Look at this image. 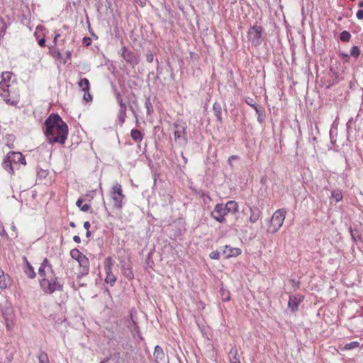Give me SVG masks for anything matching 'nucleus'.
I'll return each instance as SVG.
<instances>
[{"label": "nucleus", "mask_w": 363, "mask_h": 363, "mask_svg": "<svg viewBox=\"0 0 363 363\" xmlns=\"http://www.w3.org/2000/svg\"><path fill=\"white\" fill-rule=\"evenodd\" d=\"M68 125L57 113H51L44 123V134L48 143L64 145L68 135Z\"/></svg>", "instance_id": "f257e3e1"}, {"label": "nucleus", "mask_w": 363, "mask_h": 363, "mask_svg": "<svg viewBox=\"0 0 363 363\" xmlns=\"http://www.w3.org/2000/svg\"><path fill=\"white\" fill-rule=\"evenodd\" d=\"M39 285L45 294H52L55 291H63L64 283L54 272L49 277L40 279Z\"/></svg>", "instance_id": "f03ea898"}, {"label": "nucleus", "mask_w": 363, "mask_h": 363, "mask_svg": "<svg viewBox=\"0 0 363 363\" xmlns=\"http://www.w3.org/2000/svg\"><path fill=\"white\" fill-rule=\"evenodd\" d=\"M186 128V123L182 120H178L174 123V140L179 145H186L188 143Z\"/></svg>", "instance_id": "7ed1b4c3"}, {"label": "nucleus", "mask_w": 363, "mask_h": 363, "mask_svg": "<svg viewBox=\"0 0 363 363\" xmlns=\"http://www.w3.org/2000/svg\"><path fill=\"white\" fill-rule=\"evenodd\" d=\"M286 215L284 208L277 210L272 215L270 220V227L268 230L272 233H277L282 226Z\"/></svg>", "instance_id": "20e7f679"}, {"label": "nucleus", "mask_w": 363, "mask_h": 363, "mask_svg": "<svg viewBox=\"0 0 363 363\" xmlns=\"http://www.w3.org/2000/svg\"><path fill=\"white\" fill-rule=\"evenodd\" d=\"M111 197L113 201V208L117 210H121L123 206V201L125 199V195L119 183H116L113 186L111 191Z\"/></svg>", "instance_id": "39448f33"}, {"label": "nucleus", "mask_w": 363, "mask_h": 363, "mask_svg": "<svg viewBox=\"0 0 363 363\" xmlns=\"http://www.w3.org/2000/svg\"><path fill=\"white\" fill-rule=\"evenodd\" d=\"M263 29L261 26H254L248 31V38L252 45L258 46L262 43V34Z\"/></svg>", "instance_id": "423d86ee"}, {"label": "nucleus", "mask_w": 363, "mask_h": 363, "mask_svg": "<svg viewBox=\"0 0 363 363\" xmlns=\"http://www.w3.org/2000/svg\"><path fill=\"white\" fill-rule=\"evenodd\" d=\"M228 213L223 203H217L211 213V216L218 223H223L225 222V216Z\"/></svg>", "instance_id": "0eeeda50"}, {"label": "nucleus", "mask_w": 363, "mask_h": 363, "mask_svg": "<svg viewBox=\"0 0 363 363\" xmlns=\"http://www.w3.org/2000/svg\"><path fill=\"white\" fill-rule=\"evenodd\" d=\"M112 259L110 257H106L104 262V271L106 274L105 282L109 284L111 286H113L116 281V277L112 272Z\"/></svg>", "instance_id": "6e6552de"}, {"label": "nucleus", "mask_w": 363, "mask_h": 363, "mask_svg": "<svg viewBox=\"0 0 363 363\" xmlns=\"http://www.w3.org/2000/svg\"><path fill=\"white\" fill-rule=\"evenodd\" d=\"M121 57L127 63L131 65L133 67L137 65L140 62L138 56L126 46H123L121 48Z\"/></svg>", "instance_id": "1a4fd4ad"}, {"label": "nucleus", "mask_w": 363, "mask_h": 363, "mask_svg": "<svg viewBox=\"0 0 363 363\" xmlns=\"http://www.w3.org/2000/svg\"><path fill=\"white\" fill-rule=\"evenodd\" d=\"M55 272L52 265L48 258H45L38 269V274L41 277L40 279L48 278L50 274Z\"/></svg>", "instance_id": "9d476101"}, {"label": "nucleus", "mask_w": 363, "mask_h": 363, "mask_svg": "<svg viewBox=\"0 0 363 363\" xmlns=\"http://www.w3.org/2000/svg\"><path fill=\"white\" fill-rule=\"evenodd\" d=\"M79 269L77 274V279H80L86 276L89 272V260L84 256L80 260L78 261Z\"/></svg>", "instance_id": "9b49d317"}, {"label": "nucleus", "mask_w": 363, "mask_h": 363, "mask_svg": "<svg viewBox=\"0 0 363 363\" xmlns=\"http://www.w3.org/2000/svg\"><path fill=\"white\" fill-rule=\"evenodd\" d=\"M127 322V327L128 328L129 330L132 333L133 335L135 337V333L138 338L140 340H143V338L140 332L139 327L135 320L133 319L132 313L129 315V318H128Z\"/></svg>", "instance_id": "f8f14e48"}, {"label": "nucleus", "mask_w": 363, "mask_h": 363, "mask_svg": "<svg viewBox=\"0 0 363 363\" xmlns=\"http://www.w3.org/2000/svg\"><path fill=\"white\" fill-rule=\"evenodd\" d=\"M7 156L14 166L18 165L19 164L23 165L26 164V159L20 152H9Z\"/></svg>", "instance_id": "ddd939ff"}, {"label": "nucleus", "mask_w": 363, "mask_h": 363, "mask_svg": "<svg viewBox=\"0 0 363 363\" xmlns=\"http://www.w3.org/2000/svg\"><path fill=\"white\" fill-rule=\"evenodd\" d=\"M241 250L237 247H233L230 245H225L222 250V254L225 258L237 257L241 254Z\"/></svg>", "instance_id": "4468645a"}, {"label": "nucleus", "mask_w": 363, "mask_h": 363, "mask_svg": "<svg viewBox=\"0 0 363 363\" xmlns=\"http://www.w3.org/2000/svg\"><path fill=\"white\" fill-rule=\"evenodd\" d=\"M250 218L249 221L251 223H256L261 217L262 213V211L255 206H249Z\"/></svg>", "instance_id": "2eb2a0df"}, {"label": "nucleus", "mask_w": 363, "mask_h": 363, "mask_svg": "<svg viewBox=\"0 0 363 363\" xmlns=\"http://www.w3.org/2000/svg\"><path fill=\"white\" fill-rule=\"evenodd\" d=\"M119 105V111L118 113V120L119 124L122 126L125 121L127 106L124 101L118 103Z\"/></svg>", "instance_id": "dca6fc26"}, {"label": "nucleus", "mask_w": 363, "mask_h": 363, "mask_svg": "<svg viewBox=\"0 0 363 363\" xmlns=\"http://www.w3.org/2000/svg\"><path fill=\"white\" fill-rule=\"evenodd\" d=\"M153 357L156 363H161L164 361L165 354L160 345L155 346Z\"/></svg>", "instance_id": "f3484780"}, {"label": "nucleus", "mask_w": 363, "mask_h": 363, "mask_svg": "<svg viewBox=\"0 0 363 363\" xmlns=\"http://www.w3.org/2000/svg\"><path fill=\"white\" fill-rule=\"evenodd\" d=\"M213 111L215 116L216 117L217 121L220 123H222L223 119H222V116H221V114H222L221 104L218 102H215L213 105Z\"/></svg>", "instance_id": "a211bd4d"}, {"label": "nucleus", "mask_w": 363, "mask_h": 363, "mask_svg": "<svg viewBox=\"0 0 363 363\" xmlns=\"http://www.w3.org/2000/svg\"><path fill=\"white\" fill-rule=\"evenodd\" d=\"M300 302V298L298 299L297 297L294 296H290L288 302V307L291 309V311L294 312L298 309V306Z\"/></svg>", "instance_id": "6ab92c4d"}, {"label": "nucleus", "mask_w": 363, "mask_h": 363, "mask_svg": "<svg viewBox=\"0 0 363 363\" xmlns=\"http://www.w3.org/2000/svg\"><path fill=\"white\" fill-rule=\"evenodd\" d=\"M227 211L230 213H235L238 211V204L235 201H228L225 204H224Z\"/></svg>", "instance_id": "aec40b11"}, {"label": "nucleus", "mask_w": 363, "mask_h": 363, "mask_svg": "<svg viewBox=\"0 0 363 363\" xmlns=\"http://www.w3.org/2000/svg\"><path fill=\"white\" fill-rule=\"evenodd\" d=\"M3 167L4 169L9 171L11 174L14 173L15 166L13 164L11 160L9 159V157L6 155V158L4 160Z\"/></svg>", "instance_id": "412c9836"}, {"label": "nucleus", "mask_w": 363, "mask_h": 363, "mask_svg": "<svg viewBox=\"0 0 363 363\" xmlns=\"http://www.w3.org/2000/svg\"><path fill=\"white\" fill-rule=\"evenodd\" d=\"M130 136L136 143L140 142L143 138V133L138 129H133L130 132Z\"/></svg>", "instance_id": "4be33fe9"}, {"label": "nucleus", "mask_w": 363, "mask_h": 363, "mask_svg": "<svg viewBox=\"0 0 363 363\" xmlns=\"http://www.w3.org/2000/svg\"><path fill=\"white\" fill-rule=\"evenodd\" d=\"M78 86L82 89L83 91H88L90 89L89 81L86 78H82L78 82Z\"/></svg>", "instance_id": "5701e85b"}, {"label": "nucleus", "mask_w": 363, "mask_h": 363, "mask_svg": "<svg viewBox=\"0 0 363 363\" xmlns=\"http://www.w3.org/2000/svg\"><path fill=\"white\" fill-rule=\"evenodd\" d=\"M70 256L72 259L78 262L85 255L82 252H81L78 249L74 248L71 250Z\"/></svg>", "instance_id": "b1692460"}, {"label": "nucleus", "mask_w": 363, "mask_h": 363, "mask_svg": "<svg viewBox=\"0 0 363 363\" xmlns=\"http://www.w3.org/2000/svg\"><path fill=\"white\" fill-rule=\"evenodd\" d=\"M27 268L25 269V273L30 279H34L36 276V274L34 271L33 267L31 264L26 261Z\"/></svg>", "instance_id": "393cba45"}, {"label": "nucleus", "mask_w": 363, "mask_h": 363, "mask_svg": "<svg viewBox=\"0 0 363 363\" xmlns=\"http://www.w3.org/2000/svg\"><path fill=\"white\" fill-rule=\"evenodd\" d=\"M229 359L230 363L233 362H240V359L238 358V350L236 347H232L229 352Z\"/></svg>", "instance_id": "a878e982"}, {"label": "nucleus", "mask_w": 363, "mask_h": 363, "mask_svg": "<svg viewBox=\"0 0 363 363\" xmlns=\"http://www.w3.org/2000/svg\"><path fill=\"white\" fill-rule=\"evenodd\" d=\"M1 97L6 101V103L8 104H10V105H12V106H16L18 103V99H11L10 97L9 91L7 92L5 94V96H1Z\"/></svg>", "instance_id": "bb28decb"}, {"label": "nucleus", "mask_w": 363, "mask_h": 363, "mask_svg": "<svg viewBox=\"0 0 363 363\" xmlns=\"http://www.w3.org/2000/svg\"><path fill=\"white\" fill-rule=\"evenodd\" d=\"M83 201L84 200L82 199H79L76 202V205L82 211L86 212L89 210L90 206L87 203L83 204Z\"/></svg>", "instance_id": "cd10ccee"}, {"label": "nucleus", "mask_w": 363, "mask_h": 363, "mask_svg": "<svg viewBox=\"0 0 363 363\" xmlns=\"http://www.w3.org/2000/svg\"><path fill=\"white\" fill-rule=\"evenodd\" d=\"M331 196L337 202L340 201L342 199V192L340 189H335L332 191Z\"/></svg>", "instance_id": "c85d7f7f"}, {"label": "nucleus", "mask_w": 363, "mask_h": 363, "mask_svg": "<svg viewBox=\"0 0 363 363\" xmlns=\"http://www.w3.org/2000/svg\"><path fill=\"white\" fill-rule=\"evenodd\" d=\"M361 54L360 49L358 46L354 45L351 48L350 55L351 57H354L355 59H357Z\"/></svg>", "instance_id": "c756f323"}, {"label": "nucleus", "mask_w": 363, "mask_h": 363, "mask_svg": "<svg viewBox=\"0 0 363 363\" xmlns=\"http://www.w3.org/2000/svg\"><path fill=\"white\" fill-rule=\"evenodd\" d=\"M145 108H147V114L150 115L153 113V106L150 101V97L147 96L146 97L145 102Z\"/></svg>", "instance_id": "7c9ffc66"}, {"label": "nucleus", "mask_w": 363, "mask_h": 363, "mask_svg": "<svg viewBox=\"0 0 363 363\" xmlns=\"http://www.w3.org/2000/svg\"><path fill=\"white\" fill-rule=\"evenodd\" d=\"M7 287L6 279L4 271L0 268V289H4Z\"/></svg>", "instance_id": "2f4dec72"}, {"label": "nucleus", "mask_w": 363, "mask_h": 363, "mask_svg": "<svg viewBox=\"0 0 363 363\" xmlns=\"http://www.w3.org/2000/svg\"><path fill=\"white\" fill-rule=\"evenodd\" d=\"M9 85L6 82H0V95L5 96V94L9 92Z\"/></svg>", "instance_id": "473e14b6"}, {"label": "nucleus", "mask_w": 363, "mask_h": 363, "mask_svg": "<svg viewBox=\"0 0 363 363\" xmlns=\"http://www.w3.org/2000/svg\"><path fill=\"white\" fill-rule=\"evenodd\" d=\"M340 39L342 42H349L351 39V34L347 30L341 32L340 35Z\"/></svg>", "instance_id": "72a5a7b5"}, {"label": "nucleus", "mask_w": 363, "mask_h": 363, "mask_svg": "<svg viewBox=\"0 0 363 363\" xmlns=\"http://www.w3.org/2000/svg\"><path fill=\"white\" fill-rule=\"evenodd\" d=\"M38 357L39 363H49V359L46 352L41 351Z\"/></svg>", "instance_id": "f704fd0d"}, {"label": "nucleus", "mask_w": 363, "mask_h": 363, "mask_svg": "<svg viewBox=\"0 0 363 363\" xmlns=\"http://www.w3.org/2000/svg\"><path fill=\"white\" fill-rule=\"evenodd\" d=\"M123 274L125 277H127L129 280L133 279V273L130 267H123Z\"/></svg>", "instance_id": "c9c22d12"}, {"label": "nucleus", "mask_w": 363, "mask_h": 363, "mask_svg": "<svg viewBox=\"0 0 363 363\" xmlns=\"http://www.w3.org/2000/svg\"><path fill=\"white\" fill-rule=\"evenodd\" d=\"M338 55L340 57V58L342 60L343 62H349L350 61V54H347L346 52L339 51Z\"/></svg>", "instance_id": "e433bc0d"}, {"label": "nucleus", "mask_w": 363, "mask_h": 363, "mask_svg": "<svg viewBox=\"0 0 363 363\" xmlns=\"http://www.w3.org/2000/svg\"><path fill=\"white\" fill-rule=\"evenodd\" d=\"M255 111H256L257 114L258 115L257 121L259 123H262L264 121V118H263V111H262V108L260 107H259L258 108H256Z\"/></svg>", "instance_id": "4c0bfd02"}, {"label": "nucleus", "mask_w": 363, "mask_h": 363, "mask_svg": "<svg viewBox=\"0 0 363 363\" xmlns=\"http://www.w3.org/2000/svg\"><path fill=\"white\" fill-rule=\"evenodd\" d=\"M220 252L218 250L213 251L209 255V257L213 259H218L220 258Z\"/></svg>", "instance_id": "58836bf2"}, {"label": "nucleus", "mask_w": 363, "mask_h": 363, "mask_svg": "<svg viewBox=\"0 0 363 363\" xmlns=\"http://www.w3.org/2000/svg\"><path fill=\"white\" fill-rule=\"evenodd\" d=\"M359 343L357 341L351 342L345 345V348L350 350L358 347Z\"/></svg>", "instance_id": "ea45409f"}, {"label": "nucleus", "mask_w": 363, "mask_h": 363, "mask_svg": "<svg viewBox=\"0 0 363 363\" xmlns=\"http://www.w3.org/2000/svg\"><path fill=\"white\" fill-rule=\"evenodd\" d=\"M245 102L249 105L251 107H252L255 110H256V108H258L259 106L255 104L254 102V100L252 99H248L245 101Z\"/></svg>", "instance_id": "a19ab883"}, {"label": "nucleus", "mask_w": 363, "mask_h": 363, "mask_svg": "<svg viewBox=\"0 0 363 363\" xmlns=\"http://www.w3.org/2000/svg\"><path fill=\"white\" fill-rule=\"evenodd\" d=\"M84 99L86 101V102H90L92 101V96L89 93V91H84Z\"/></svg>", "instance_id": "79ce46f5"}, {"label": "nucleus", "mask_w": 363, "mask_h": 363, "mask_svg": "<svg viewBox=\"0 0 363 363\" xmlns=\"http://www.w3.org/2000/svg\"><path fill=\"white\" fill-rule=\"evenodd\" d=\"M114 95L116 96V99L117 103H120V101L121 102L123 101V98L121 96V94H120V92L116 90L114 91Z\"/></svg>", "instance_id": "37998d69"}, {"label": "nucleus", "mask_w": 363, "mask_h": 363, "mask_svg": "<svg viewBox=\"0 0 363 363\" xmlns=\"http://www.w3.org/2000/svg\"><path fill=\"white\" fill-rule=\"evenodd\" d=\"M146 60L147 62L151 63L154 60V55L151 52H148L146 54Z\"/></svg>", "instance_id": "c03bdc74"}, {"label": "nucleus", "mask_w": 363, "mask_h": 363, "mask_svg": "<svg viewBox=\"0 0 363 363\" xmlns=\"http://www.w3.org/2000/svg\"><path fill=\"white\" fill-rule=\"evenodd\" d=\"M0 235L8 238V234L6 232L3 224L0 222Z\"/></svg>", "instance_id": "a18cd8bd"}, {"label": "nucleus", "mask_w": 363, "mask_h": 363, "mask_svg": "<svg viewBox=\"0 0 363 363\" xmlns=\"http://www.w3.org/2000/svg\"><path fill=\"white\" fill-rule=\"evenodd\" d=\"M10 76H11V72H4L2 73V80L1 82H6V80L8 79H10Z\"/></svg>", "instance_id": "49530a36"}, {"label": "nucleus", "mask_w": 363, "mask_h": 363, "mask_svg": "<svg viewBox=\"0 0 363 363\" xmlns=\"http://www.w3.org/2000/svg\"><path fill=\"white\" fill-rule=\"evenodd\" d=\"M239 159H240V157H239V156H238V155H231L230 157H229V158H228V162L229 164H230V166H232V162H233V161H234V160H239Z\"/></svg>", "instance_id": "de8ad7c7"}, {"label": "nucleus", "mask_w": 363, "mask_h": 363, "mask_svg": "<svg viewBox=\"0 0 363 363\" xmlns=\"http://www.w3.org/2000/svg\"><path fill=\"white\" fill-rule=\"evenodd\" d=\"M222 298H223V301H228L230 299V294L229 292H226V294H225L224 292L222 294Z\"/></svg>", "instance_id": "09e8293b"}, {"label": "nucleus", "mask_w": 363, "mask_h": 363, "mask_svg": "<svg viewBox=\"0 0 363 363\" xmlns=\"http://www.w3.org/2000/svg\"><path fill=\"white\" fill-rule=\"evenodd\" d=\"M129 108L131 111L133 116L135 118L136 122L138 123V114H137L135 110L134 109V108L132 106H129Z\"/></svg>", "instance_id": "8fccbe9b"}, {"label": "nucleus", "mask_w": 363, "mask_h": 363, "mask_svg": "<svg viewBox=\"0 0 363 363\" xmlns=\"http://www.w3.org/2000/svg\"><path fill=\"white\" fill-rule=\"evenodd\" d=\"M357 18L359 20L363 19V9L357 11L356 13Z\"/></svg>", "instance_id": "3c124183"}, {"label": "nucleus", "mask_w": 363, "mask_h": 363, "mask_svg": "<svg viewBox=\"0 0 363 363\" xmlns=\"http://www.w3.org/2000/svg\"><path fill=\"white\" fill-rule=\"evenodd\" d=\"M84 43L86 44V46L89 45L91 44V40L89 37H85L83 39Z\"/></svg>", "instance_id": "603ef678"}, {"label": "nucleus", "mask_w": 363, "mask_h": 363, "mask_svg": "<svg viewBox=\"0 0 363 363\" xmlns=\"http://www.w3.org/2000/svg\"><path fill=\"white\" fill-rule=\"evenodd\" d=\"M38 44L40 47H44L45 45V39L42 38L38 41Z\"/></svg>", "instance_id": "864d4df0"}, {"label": "nucleus", "mask_w": 363, "mask_h": 363, "mask_svg": "<svg viewBox=\"0 0 363 363\" xmlns=\"http://www.w3.org/2000/svg\"><path fill=\"white\" fill-rule=\"evenodd\" d=\"M73 240L75 242H77V243H80L81 242V239H80L79 236H78V235H74L73 237Z\"/></svg>", "instance_id": "5fc2aeb1"}, {"label": "nucleus", "mask_w": 363, "mask_h": 363, "mask_svg": "<svg viewBox=\"0 0 363 363\" xmlns=\"http://www.w3.org/2000/svg\"><path fill=\"white\" fill-rule=\"evenodd\" d=\"M91 225L89 221H86L84 223V228L86 229V230H89Z\"/></svg>", "instance_id": "6e6d98bb"}, {"label": "nucleus", "mask_w": 363, "mask_h": 363, "mask_svg": "<svg viewBox=\"0 0 363 363\" xmlns=\"http://www.w3.org/2000/svg\"><path fill=\"white\" fill-rule=\"evenodd\" d=\"M201 197H203V199H204L205 197H206V198H208L209 200H211V197H210V196H209L208 194H206V193H203V194H202Z\"/></svg>", "instance_id": "4d7b16f0"}, {"label": "nucleus", "mask_w": 363, "mask_h": 363, "mask_svg": "<svg viewBox=\"0 0 363 363\" xmlns=\"http://www.w3.org/2000/svg\"><path fill=\"white\" fill-rule=\"evenodd\" d=\"M352 118H351L350 120H349V121L347 122V131L349 132V130L350 129V122L352 121Z\"/></svg>", "instance_id": "13d9d810"}, {"label": "nucleus", "mask_w": 363, "mask_h": 363, "mask_svg": "<svg viewBox=\"0 0 363 363\" xmlns=\"http://www.w3.org/2000/svg\"><path fill=\"white\" fill-rule=\"evenodd\" d=\"M111 359V356L106 357L104 358L102 361L104 362V363H106L108 361Z\"/></svg>", "instance_id": "bf43d9fd"}, {"label": "nucleus", "mask_w": 363, "mask_h": 363, "mask_svg": "<svg viewBox=\"0 0 363 363\" xmlns=\"http://www.w3.org/2000/svg\"><path fill=\"white\" fill-rule=\"evenodd\" d=\"M350 233H351V236L352 238V239L355 241L356 240V238H355V236L353 233V230L352 229H350Z\"/></svg>", "instance_id": "052dcab7"}, {"label": "nucleus", "mask_w": 363, "mask_h": 363, "mask_svg": "<svg viewBox=\"0 0 363 363\" xmlns=\"http://www.w3.org/2000/svg\"><path fill=\"white\" fill-rule=\"evenodd\" d=\"M330 138L331 142L334 143L333 142V130H330Z\"/></svg>", "instance_id": "680f3d73"}, {"label": "nucleus", "mask_w": 363, "mask_h": 363, "mask_svg": "<svg viewBox=\"0 0 363 363\" xmlns=\"http://www.w3.org/2000/svg\"><path fill=\"white\" fill-rule=\"evenodd\" d=\"M90 235H91V232L89 231V230H86V237L89 238Z\"/></svg>", "instance_id": "e2e57ef3"}, {"label": "nucleus", "mask_w": 363, "mask_h": 363, "mask_svg": "<svg viewBox=\"0 0 363 363\" xmlns=\"http://www.w3.org/2000/svg\"><path fill=\"white\" fill-rule=\"evenodd\" d=\"M59 37H60V34H56L55 35V36L54 38V43H56V40H57V38H59Z\"/></svg>", "instance_id": "0e129e2a"}, {"label": "nucleus", "mask_w": 363, "mask_h": 363, "mask_svg": "<svg viewBox=\"0 0 363 363\" xmlns=\"http://www.w3.org/2000/svg\"><path fill=\"white\" fill-rule=\"evenodd\" d=\"M69 225L72 227V228H75L76 227V225L74 222H70L69 223Z\"/></svg>", "instance_id": "69168bd1"}, {"label": "nucleus", "mask_w": 363, "mask_h": 363, "mask_svg": "<svg viewBox=\"0 0 363 363\" xmlns=\"http://www.w3.org/2000/svg\"><path fill=\"white\" fill-rule=\"evenodd\" d=\"M358 6H359V7H363V1H360L358 3Z\"/></svg>", "instance_id": "338daca9"}, {"label": "nucleus", "mask_w": 363, "mask_h": 363, "mask_svg": "<svg viewBox=\"0 0 363 363\" xmlns=\"http://www.w3.org/2000/svg\"><path fill=\"white\" fill-rule=\"evenodd\" d=\"M312 140H313V142H317V141H318V138H317V137H316V136H313V137L312 138Z\"/></svg>", "instance_id": "774afa93"}]
</instances>
